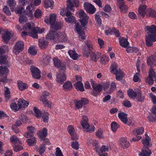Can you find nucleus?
<instances>
[{
  "instance_id": "obj_27",
  "label": "nucleus",
  "mask_w": 156,
  "mask_h": 156,
  "mask_svg": "<svg viewBox=\"0 0 156 156\" xmlns=\"http://www.w3.org/2000/svg\"><path fill=\"white\" fill-rule=\"evenodd\" d=\"M76 29L77 33L79 34L80 36L85 35L84 32L82 28L81 27L79 23L77 22L75 24Z\"/></svg>"
},
{
  "instance_id": "obj_18",
  "label": "nucleus",
  "mask_w": 156,
  "mask_h": 156,
  "mask_svg": "<svg viewBox=\"0 0 156 156\" xmlns=\"http://www.w3.org/2000/svg\"><path fill=\"white\" fill-rule=\"evenodd\" d=\"M117 2L120 11L122 13L126 12L128 7L126 5L123 0H117Z\"/></svg>"
},
{
  "instance_id": "obj_58",
  "label": "nucleus",
  "mask_w": 156,
  "mask_h": 156,
  "mask_svg": "<svg viewBox=\"0 0 156 156\" xmlns=\"http://www.w3.org/2000/svg\"><path fill=\"white\" fill-rule=\"evenodd\" d=\"M45 144H43L41 145L39 149V151L40 154H42L45 151Z\"/></svg>"
},
{
  "instance_id": "obj_20",
  "label": "nucleus",
  "mask_w": 156,
  "mask_h": 156,
  "mask_svg": "<svg viewBox=\"0 0 156 156\" xmlns=\"http://www.w3.org/2000/svg\"><path fill=\"white\" fill-rule=\"evenodd\" d=\"M151 154V151L148 147H143L142 149V152L139 153L140 156H149Z\"/></svg>"
},
{
  "instance_id": "obj_46",
  "label": "nucleus",
  "mask_w": 156,
  "mask_h": 156,
  "mask_svg": "<svg viewBox=\"0 0 156 156\" xmlns=\"http://www.w3.org/2000/svg\"><path fill=\"white\" fill-rule=\"evenodd\" d=\"M111 87L110 89L107 91V93L110 94L113 92V90L115 89L116 87V84L115 82H112L111 84Z\"/></svg>"
},
{
  "instance_id": "obj_24",
  "label": "nucleus",
  "mask_w": 156,
  "mask_h": 156,
  "mask_svg": "<svg viewBox=\"0 0 156 156\" xmlns=\"http://www.w3.org/2000/svg\"><path fill=\"white\" fill-rule=\"evenodd\" d=\"M63 89L65 91H69L72 89L73 86L70 81L66 82L63 85Z\"/></svg>"
},
{
  "instance_id": "obj_4",
  "label": "nucleus",
  "mask_w": 156,
  "mask_h": 156,
  "mask_svg": "<svg viewBox=\"0 0 156 156\" xmlns=\"http://www.w3.org/2000/svg\"><path fill=\"white\" fill-rule=\"evenodd\" d=\"M44 29L43 28L40 29L38 27H35L30 32H29L27 33L26 31H23L22 32V35L26 36L28 35V33L29 35L33 38H37L38 35L37 34L38 33H42L44 32Z\"/></svg>"
},
{
  "instance_id": "obj_62",
  "label": "nucleus",
  "mask_w": 156,
  "mask_h": 156,
  "mask_svg": "<svg viewBox=\"0 0 156 156\" xmlns=\"http://www.w3.org/2000/svg\"><path fill=\"white\" fill-rule=\"evenodd\" d=\"M35 17L36 18H40L42 15L41 12L39 9H37L34 13Z\"/></svg>"
},
{
  "instance_id": "obj_11",
  "label": "nucleus",
  "mask_w": 156,
  "mask_h": 156,
  "mask_svg": "<svg viewBox=\"0 0 156 156\" xmlns=\"http://www.w3.org/2000/svg\"><path fill=\"white\" fill-rule=\"evenodd\" d=\"M30 69L33 78L37 79H39L41 78V72L37 68L34 66H31Z\"/></svg>"
},
{
  "instance_id": "obj_54",
  "label": "nucleus",
  "mask_w": 156,
  "mask_h": 156,
  "mask_svg": "<svg viewBox=\"0 0 156 156\" xmlns=\"http://www.w3.org/2000/svg\"><path fill=\"white\" fill-rule=\"evenodd\" d=\"M149 76L150 77L153 78L154 79L156 78V75L154 71V69L151 67L149 69Z\"/></svg>"
},
{
  "instance_id": "obj_33",
  "label": "nucleus",
  "mask_w": 156,
  "mask_h": 156,
  "mask_svg": "<svg viewBox=\"0 0 156 156\" xmlns=\"http://www.w3.org/2000/svg\"><path fill=\"white\" fill-rule=\"evenodd\" d=\"M7 57L6 55L2 56L0 55V64H5L6 66H9V64L7 61Z\"/></svg>"
},
{
  "instance_id": "obj_56",
  "label": "nucleus",
  "mask_w": 156,
  "mask_h": 156,
  "mask_svg": "<svg viewBox=\"0 0 156 156\" xmlns=\"http://www.w3.org/2000/svg\"><path fill=\"white\" fill-rule=\"evenodd\" d=\"M5 90L4 93L5 98L9 99L10 98V91L9 88L7 87H5Z\"/></svg>"
},
{
  "instance_id": "obj_16",
  "label": "nucleus",
  "mask_w": 156,
  "mask_h": 156,
  "mask_svg": "<svg viewBox=\"0 0 156 156\" xmlns=\"http://www.w3.org/2000/svg\"><path fill=\"white\" fill-rule=\"evenodd\" d=\"M58 36V33H57L56 31L50 29L49 33L46 35V37L49 39L53 40L56 41Z\"/></svg>"
},
{
  "instance_id": "obj_36",
  "label": "nucleus",
  "mask_w": 156,
  "mask_h": 156,
  "mask_svg": "<svg viewBox=\"0 0 156 156\" xmlns=\"http://www.w3.org/2000/svg\"><path fill=\"white\" fill-rule=\"evenodd\" d=\"M85 43L86 45H84L83 48V52L84 51V49L85 48L87 49V51H91L93 49V47L90 42L87 41Z\"/></svg>"
},
{
  "instance_id": "obj_38",
  "label": "nucleus",
  "mask_w": 156,
  "mask_h": 156,
  "mask_svg": "<svg viewBox=\"0 0 156 156\" xmlns=\"http://www.w3.org/2000/svg\"><path fill=\"white\" fill-rule=\"evenodd\" d=\"M127 94L128 96L131 98H134L136 97L137 93L131 89L127 90Z\"/></svg>"
},
{
  "instance_id": "obj_59",
  "label": "nucleus",
  "mask_w": 156,
  "mask_h": 156,
  "mask_svg": "<svg viewBox=\"0 0 156 156\" xmlns=\"http://www.w3.org/2000/svg\"><path fill=\"white\" fill-rule=\"evenodd\" d=\"M27 20V18L26 16L21 15L20 16L19 18V21L20 23H23L26 22Z\"/></svg>"
},
{
  "instance_id": "obj_29",
  "label": "nucleus",
  "mask_w": 156,
  "mask_h": 156,
  "mask_svg": "<svg viewBox=\"0 0 156 156\" xmlns=\"http://www.w3.org/2000/svg\"><path fill=\"white\" fill-rule=\"evenodd\" d=\"M45 8H51V9L53 8L54 2L52 0H44Z\"/></svg>"
},
{
  "instance_id": "obj_52",
  "label": "nucleus",
  "mask_w": 156,
  "mask_h": 156,
  "mask_svg": "<svg viewBox=\"0 0 156 156\" xmlns=\"http://www.w3.org/2000/svg\"><path fill=\"white\" fill-rule=\"evenodd\" d=\"M28 52L31 55H35L37 54V51L33 47H30L28 49Z\"/></svg>"
},
{
  "instance_id": "obj_35",
  "label": "nucleus",
  "mask_w": 156,
  "mask_h": 156,
  "mask_svg": "<svg viewBox=\"0 0 156 156\" xmlns=\"http://www.w3.org/2000/svg\"><path fill=\"white\" fill-rule=\"evenodd\" d=\"M22 122L20 120H17L15 123V125H13L12 127V128L14 131L16 133H18V131L16 129V127L17 126H20L22 125Z\"/></svg>"
},
{
  "instance_id": "obj_19",
  "label": "nucleus",
  "mask_w": 156,
  "mask_h": 156,
  "mask_svg": "<svg viewBox=\"0 0 156 156\" xmlns=\"http://www.w3.org/2000/svg\"><path fill=\"white\" fill-rule=\"evenodd\" d=\"M118 116L124 124H126L128 121L127 115L124 112L119 111Z\"/></svg>"
},
{
  "instance_id": "obj_63",
  "label": "nucleus",
  "mask_w": 156,
  "mask_h": 156,
  "mask_svg": "<svg viewBox=\"0 0 156 156\" xmlns=\"http://www.w3.org/2000/svg\"><path fill=\"white\" fill-rule=\"evenodd\" d=\"M3 10L4 13L6 14V15L8 16L11 15V13L10 11H9V8L7 7V6H5L3 9Z\"/></svg>"
},
{
  "instance_id": "obj_23",
  "label": "nucleus",
  "mask_w": 156,
  "mask_h": 156,
  "mask_svg": "<svg viewBox=\"0 0 156 156\" xmlns=\"http://www.w3.org/2000/svg\"><path fill=\"white\" fill-rule=\"evenodd\" d=\"M17 104L19 106V108H25L29 105V102L20 98L18 101Z\"/></svg>"
},
{
  "instance_id": "obj_9",
  "label": "nucleus",
  "mask_w": 156,
  "mask_h": 156,
  "mask_svg": "<svg viewBox=\"0 0 156 156\" xmlns=\"http://www.w3.org/2000/svg\"><path fill=\"white\" fill-rule=\"evenodd\" d=\"M80 18V19L79 21L81 23L82 26L84 27L88 23V20L89 17L87 16L84 11H82L79 13Z\"/></svg>"
},
{
  "instance_id": "obj_44",
  "label": "nucleus",
  "mask_w": 156,
  "mask_h": 156,
  "mask_svg": "<svg viewBox=\"0 0 156 156\" xmlns=\"http://www.w3.org/2000/svg\"><path fill=\"white\" fill-rule=\"evenodd\" d=\"M19 118L23 122L27 123L30 121L27 116L24 114L22 113L19 117Z\"/></svg>"
},
{
  "instance_id": "obj_7",
  "label": "nucleus",
  "mask_w": 156,
  "mask_h": 156,
  "mask_svg": "<svg viewBox=\"0 0 156 156\" xmlns=\"http://www.w3.org/2000/svg\"><path fill=\"white\" fill-rule=\"evenodd\" d=\"M112 67V69L111 72H113V73L116 75L117 80H121L124 76L123 72L120 69H118V66L115 63L113 64Z\"/></svg>"
},
{
  "instance_id": "obj_42",
  "label": "nucleus",
  "mask_w": 156,
  "mask_h": 156,
  "mask_svg": "<svg viewBox=\"0 0 156 156\" xmlns=\"http://www.w3.org/2000/svg\"><path fill=\"white\" fill-rule=\"evenodd\" d=\"M27 142L30 146L34 145L36 143V139L35 137L27 140Z\"/></svg>"
},
{
  "instance_id": "obj_51",
  "label": "nucleus",
  "mask_w": 156,
  "mask_h": 156,
  "mask_svg": "<svg viewBox=\"0 0 156 156\" xmlns=\"http://www.w3.org/2000/svg\"><path fill=\"white\" fill-rule=\"evenodd\" d=\"M34 110L35 114V116L37 118H39L41 117V113L40 111L36 107L34 108Z\"/></svg>"
},
{
  "instance_id": "obj_15",
  "label": "nucleus",
  "mask_w": 156,
  "mask_h": 156,
  "mask_svg": "<svg viewBox=\"0 0 156 156\" xmlns=\"http://www.w3.org/2000/svg\"><path fill=\"white\" fill-rule=\"evenodd\" d=\"M67 3L68 9L73 10V7H78L79 5V0H68Z\"/></svg>"
},
{
  "instance_id": "obj_40",
  "label": "nucleus",
  "mask_w": 156,
  "mask_h": 156,
  "mask_svg": "<svg viewBox=\"0 0 156 156\" xmlns=\"http://www.w3.org/2000/svg\"><path fill=\"white\" fill-rule=\"evenodd\" d=\"M48 135V130L46 128H44L42 132L40 133L39 137L40 139H43L46 137Z\"/></svg>"
},
{
  "instance_id": "obj_25",
  "label": "nucleus",
  "mask_w": 156,
  "mask_h": 156,
  "mask_svg": "<svg viewBox=\"0 0 156 156\" xmlns=\"http://www.w3.org/2000/svg\"><path fill=\"white\" fill-rule=\"evenodd\" d=\"M48 44V41L44 39H40L39 41V45L41 49H44L46 48Z\"/></svg>"
},
{
  "instance_id": "obj_32",
  "label": "nucleus",
  "mask_w": 156,
  "mask_h": 156,
  "mask_svg": "<svg viewBox=\"0 0 156 156\" xmlns=\"http://www.w3.org/2000/svg\"><path fill=\"white\" fill-rule=\"evenodd\" d=\"M68 53L70 57L73 60L77 59L79 57V55L77 54L75 51L69 50L68 51Z\"/></svg>"
},
{
  "instance_id": "obj_8",
  "label": "nucleus",
  "mask_w": 156,
  "mask_h": 156,
  "mask_svg": "<svg viewBox=\"0 0 156 156\" xmlns=\"http://www.w3.org/2000/svg\"><path fill=\"white\" fill-rule=\"evenodd\" d=\"M91 85L93 88L91 93L92 95L96 96L99 94L102 89V86L100 84H96L94 81H91Z\"/></svg>"
},
{
  "instance_id": "obj_6",
  "label": "nucleus",
  "mask_w": 156,
  "mask_h": 156,
  "mask_svg": "<svg viewBox=\"0 0 156 156\" xmlns=\"http://www.w3.org/2000/svg\"><path fill=\"white\" fill-rule=\"evenodd\" d=\"M82 117L83 120L81 122V124L82 127L85 129L87 132L90 133L94 131L95 127L94 126H92L91 128H89L90 125L87 122L88 120L87 117L86 115H83Z\"/></svg>"
},
{
  "instance_id": "obj_34",
  "label": "nucleus",
  "mask_w": 156,
  "mask_h": 156,
  "mask_svg": "<svg viewBox=\"0 0 156 156\" xmlns=\"http://www.w3.org/2000/svg\"><path fill=\"white\" fill-rule=\"evenodd\" d=\"M144 131V129L143 127H140L138 129L133 131V133L135 136H138V135L142 134Z\"/></svg>"
},
{
  "instance_id": "obj_60",
  "label": "nucleus",
  "mask_w": 156,
  "mask_h": 156,
  "mask_svg": "<svg viewBox=\"0 0 156 156\" xmlns=\"http://www.w3.org/2000/svg\"><path fill=\"white\" fill-rule=\"evenodd\" d=\"M49 114L48 113H45L43 114L42 117L43 121L45 122H47L48 121Z\"/></svg>"
},
{
  "instance_id": "obj_28",
  "label": "nucleus",
  "mask_w": 156,
  "mask_h": 156,
  "mask_svg": "<svg viewBox=\"0 0 156 156\" xmlns=\"http://www.w3.org/2000/svg\"><path fill=\"white\" fill-rule=\"evenodd\" d=\"M17 84L19 89L21 91L24 90L28 87V85L26 83H23L20 80L17 81Z\"/></svg>"
},
{
  "instance_id": "obj_3",
  "label": "nucleus",
  "mask_w": 156,
  "mask_h": 156,
  "mask_svg": "<svg viewBox=\"0 0 156 156\" xmlns=\"http://www.w3.org/2000/svg\"><path fill=\"white\" fill-rule=\"evenodd\" d=\"M8 67L6 65L4 67L0 66V82L4 83L8 82L6 77L9 71L7 68Z\"/></svg>"
},
{
  "instance_id": "obj_48",
  "label": "nucleus",
  "mask_w": 156,
  "mask_h": 156,
  "mask_svg": "<svg viewBox=\"0 0 156 156\" xmlns=\"http://www.w3.org/2000/svg\"><path fill=\"white\" fill-rule=\"evenodd\" d=\"M53 61L55 66L57 68H58L61 63L60 60H59L58 58H54L53 59Z\"/></svg>"
},
{
  "instance_id": "obj_61",
  "label": "nucleus",
  "mask_w": 156,
  "mask_h": 156,
  "mask_svg": "<svg viewBox=\"0 0 156 156\" xmlns=\"http://www.w3.org/2000/svg\"><path fill=\"white\" fill-rule=\"evenodd\" d=\"M67 129L68 131L70 134L75 133L74 129L73 126L72 125L69 126Z\"/></svg>"
},
{
  "instance_id": "obj_49",
  "label": "nucleus",
  "mask_w": 156,
  "mask_h": 156,
  "mask_svg": "<svg viewBox=\"0 0 156 156\" xmlns=\"http://www.w3.org/2000/svg\"><path fill=\"white\" fill-rule=\"evenodd\" d=\"M111 127L112 131L115 132L116 131L117 129L119 127V126L118 125L116 122H114L111 123Z\"/></svg>"
},
{
  "instance_id": "obj_26",
  "label": "nucleus",
  "mask_w": 156,
  "mask_h": 156,
  "mask_svg": "<svg viewBox=\"0 0 156 156\" xmlns=\"http://www.w3.org/2000/svg\"><path fill=\"white\" fill-rule=\"evenodd\" d=\"M146 5H142L140 6L138 9V13L139 15L142 16L143 18L146 14Z\"/></svg>"
},
{
  "instance_id": "obj_47",
  "label": "nucleus",
  "mask_w": 156,
  "mask_h": 156,
  "mask_svg": "<svg viewBox=\"0 0 156 156\" xmlns=\"http://www.w3.org/2000/svg\"><path fill=\"white\" fill-rule=\"evenodd\" d=\"M149 14H147V17L151 16L152 17L156 18V12L154 10L150 9L149 11Z\"/></svg>"
},
{
  "instance_id": "obj_43",
  "label": "nucleus",
  "mask_w": 156,
  "mask_h": 156,
  "mask_svg": "<svg viewBox=\"0 0 156 156\" xmlns=\"http://www.w3.org/2000/svg\"><path fill=\"white\" fill-rule=\"evenodd\" d=\"M137 96L136 99V101L138 102H142L144 101V97L142 95V94L140 92H138L137 93Z\"/></svg>"
},
{
  "instance_id": "obj_5",
  "label": "nucleus",
  "mask_w": 156,
  "mask_h": 156,
  "mask_svg": "<svg viewBox=\"0 0 156 156\" xmlns=\"http://www.w3.org/2000/svg\"><path fill=\"white\" fill-rule=\"evenodd\" d=\"M83 55L85 57H88L90 56V60L96 62L97 60L101 55V53L98 52L97 54L91 51H87V49H84V51L83 52Z\"/></svg>"
},
{
  "instance_id": "obj_21",
  "label": "nucleus",
  "mask_w": 156,
  "mask_h": 156,
  "mask_svg": "<svg viewBox=\"0 0 156 156\" xmlns=\"http://www.w3.org/2000/svg\"><path fill=\"white\" fill-rule=\"evenodd\" d=\"M119 142L121 147L124 148H128L130 145L129 142L124 138H121Z\"/></svg>"
},
{
  "instance_id": "obj_2",
  "label": "nucleus",
  "mask_w": 156,
  "mask_h": 156,
  "mask_svg": "<svg viewBox=\"0 0 156 156\" xmlns=\"http://www.w3.org/2000/svg\"><path fill=\"white\" fill-rule=\"evenodd\" d=\"M56 17L55 14H51L50 15L49 19L44 20L46 23L50 24L51 29L56 31L60 30L62 25L61 22L56 21Z\"/></svg>"
},
{
  "instance_id": "obj_30",
  "label": "nucleus",
  "mask_w": 156,
  "mask_h": 156,
  "mask_svg": "<svg viewBox=\"0 0 156 156\" xmlns=\"http://www.w3.org/2000/svg\"><path fill=\"white\" fill-rule=\"evenodd\" d=\"M76 89L82 92L84 91V89L83 86V83L80 81H78L74 84Z\"/></svg>"
},
{
  "instance_id": "obj_50",
  "label": "nucleus",
  "mask_w": 156,
  "mask_h": 156,
  "mask_svg": "<svg viewBox=\"0 0 156 156\" xmlns=\"http://www.w3.org/2000/svg\"><path fill=\"white\" fill-rule=\"evenodd\" d=\"M151 139H149V137H146L145 139H143L142 141V143L144 146H148L150 144V142Z\"/></svg>"
},
{
  "instance_id": "obj_12",
  "label": "nucleus",
  "mask_w": 156,
  "mask_h": 156,
  "mask_svg": "<svg viewBox=\"0 0 156 156\" xmlns=\"http://www.w3.org/2000/svg\"><path fill=\"white\" fill-rule=\"evenodd\" d=\"M66 72L58 71L56 75V81L61 84H62L66 80Z\"/></svg>"
},
{
  "instance_id": "obj_13",
  "label": "nucleus",
  "mask_w": 156,
  "mask_h": 156,
  "mask_svg": "<svg viewBox=\"0 0 156 156\" xmlns=\"http://www.w3.org/2000/svg\"><path fill=\"white\" fill-rule=\"evenodd\" d=\"M13 33L9 31H4L2 34V38L3 41L5 44H7L13 36Z\"/></svg>"
},
{
  "instance_id": "obj_55",
  "label": "nucleus",
  "mask_w": 156,
  "mask_h": 156,
  "mask_svg": "<svg viewBox=\"0 0 156 156\" xmlns=\"http://www.w3.org/2000/svg\"><path fill=\"white\" fill-rule=\"evenodd\" d=\"M71 146L73 148L77 150L79 149V144L78 142L74 141L72 143Z\"/></svg>"
},
{
  "instance_id": "obj_39",
  "label": "nucleus",
  "mask_w": 156,
  "mask_h": 156,
  "mask_svg": "<svg viewBox=\"0 0 156 156\" xmlns=\"http://www.w3.org/2000/svg\"><path fill=\"white\" fill-rule=\"evenodd\" d=\"M7 3L10 7L11 11H13L16 5V2L14 0H8Z\"/></svg>"
},
{
  "instance_id": "obj_14",
  "label": "nucleus",
  "mask_w": 156,
  "mask_h": 156,
  "mask_svg": "<svg viewBox=\"0 0 156 156\" xmlns=\"http://www.w3.org/2000/svg\"><path fill=\"white\" fill-rule=\"evenodd\" d=\"M84 6L86 11L90 14H93L96 11V9L94 6L89 3H85Z\"/></svg>"
},
{
  "instance_id": "obj_57",
  "label": "nucleus",
  "mask_w": 156,
  "mask_h": 156,
  "mask_svg": "<svg viewBox=\"0 0 156 156\" xmlns=\"http://www.w3.org/2000/svg\"><path fill=\"white\" fill-rule=\"evenodd\" d=\"M100 13V12H98L97 13L98 14H96L95 15V19L96 20L97 22L99 24H101V20L100 18V16H99V14Z\"/></svg>"
},
{
  "instance_id": "obj_64",
  "label": "nucleus",
  "mask_w": 156,
  "mask_h": 156,
  "mask_svg": "<svg viewBox=\"0 0 156 156\" xmlns=\"http://www.w3.org/2000/svg\"><path fill=\"white\" fill-rule=\"evenodd\" d=\"M56 156H63L61 151L59 148L58 147L56 149Z\"/></svg>"
},
{
  "instance_id": "obj_31",
  "label": "nucleus",
  "mask_w": 156,
  "mask_h": 156,
  "mask_svg": "<svg viewBox=\"0 0 156 156\" xmlns=\"http://www.w3.org/2000/svg\"><path fill=\"white\" fill-rule=\"evenodd\" d=\"M119 41V44L121 46L124 48H127L129 45V43L126 39L122 38Z\"/></svg>"
},
{
  "instance_id": "obj_37",
  "label": "nucleus",
  "mask_w": 156,
  "mask_h": 156,
  "mask_svg": "<svg viewBox=\"0 0 156 156\" xmlns=\"http://www.w3.org/2000/svg\"><path fill=\"white\" fill-rule=\"evenodd\" d=\"M57 41L61 42H64L66 41V38L65 35L58 33V36L57 37Z\"/></svg>"
},
{
  "instance_id": "obj_10",
  "label": "nucleus",
  "mask_w": 156,
  "mask_h": 156,
  "mask_svg": "<svg viewBox=\"0 0 156 156\" xmlns=\"http://www.w3.org/2000/svg\"><path fill=\"white\" fill-rule=\"evenodd\" d=\"M24 46V45L23 42L19 41L16 42L13 49V52L16 55L18 54L23 50Z\"/></svg>"
},
{
  "instance_id": "obj_53",
  "label": "nucleus",
  "mask_w": 156,
  "mask_h": 156,
  "mask_svg": "<svg viewBox=\"0 0 156 156\" xmlns=\"http://www.w3.org/2000/svg\"><path fill=\"white\" fill-rule=\"evenodd\" d=\"M15 12L17 14H21L23 12H25V11H24V9L23 7H18L16 8L15 9Z\"/></svg>"
},
{
  "instance_id": "obj_17",
  "label": "nucleus",
  "mask_w": 156,
  "mask_h": 156,
  "mask_svg": "<svg viewBox=\"0 0 156 156\" xmlns=\"http://www.w3.org/2000/svg\"><path fill=\"white\" fill-rule=\"evenodd\" d=\"M147 63L151 68L156 66V54L155 55H152L147 58Z\"/></svg>"
},
{
  "instance_id": "obj_22",
  "label": "nucleus",
  "mask_w": 156,
  "mask_h": 156,
  "mask_svg": "<svg viewBox=\"0 0 156 156\" xmlns=\"http://www.w3.org/2000/svg\"><path fill=\"white\" fill-rule=\"evenodd\" d=\"M34 6L33 4H31L27 7L26 11L25 12L26 15H29L30 16H33V13L34 11L33 8Z\"/></svg>"
},
{
  "instance_id": "obj_1",
  "label": "nucleus",
  "mask_w": 156,
  "mask_h": 156,
  "mask_svg": "<svg viewBox=\"0 0 156 156\" xmlns=\"http://www.w3.org/2000/svg\"><path fill=\"white\" fill-rule=\"evenodd\" d=\"M145 30L147 34L146 35L145 38L146 45L148 47H151L153 44L152 41H156V26L154 25L146 26Z\"/></svg>"
},
{
  "instance_id": "obj_45",
  "label": "nucleus",
  "mask_w": 156,
  "mask_h": 156,
  "mask_svg": "<svg viewBox=\"0 0 156 156\" xmlns=\"http://www.w3.org/2000/svg\"><path fill=\"white\" fill-rule=\"evenodd\" d=\"M65 20L67 23H74L75 24L77 23L75 21V18L73 16H71L65 19Z\"/></svg>"
},
{
  "instance_id": "obj_41",
  "label": "nucleus",
  "mask_w": 156,
  "mask_h": 156,
  "mask_svg": "<svg viewBox=\"0 0 156 156\" xmlns=\"http://www.w3.org/2000/svg\"><path fill=\"white\" fill-rule=\"evenodd\" d=\"M49 93L47 91H44L43 92L42 95L41 96L40 98V101H43L47 100V98L48 96H49Z\"/></svg>"
}]
</instances>
